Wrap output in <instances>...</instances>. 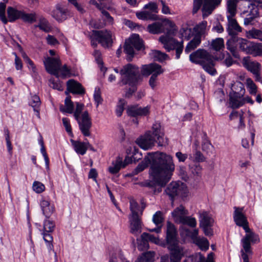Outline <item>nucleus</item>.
<instances>
[{
  "label": "nucleus",
  "instance_id": "1",
  "mask_svg": "<svg viewBox=\"0 0 262 262\" xmlns=\"http://www.w3.org/2000/svg\"><path fill=\"white\" fill-rule=\"evenodd\" d=\"M149 164V182L146 186L152 189L155 194L162 191V187L169 181L175 169L172 157L165 152H149L145 158Z\"/></svg>",
  "mask_w": 262,
  "mask_h": 262
},
{
  "label": "nucleus",
  "instance_id": "2",
  "mask_svg": "<svg viewBox=\"0 0 262 262\" xmlns=\"http://www.w3.org/2000/svg\"><path fill=\"white\" fill-rule=\"evenodd\" d=\"M121 78L118 82L120 86L128 85L130 88L125 93V97L130 98L137 91V85L143 81L139 68L131 63L123 66L120 70Z\"/></svg>",
  "mask_w": 262,
  "mask_h": 262
},
{
  "label": "nucleus",
  "instance_id": "3",
  "mask_svg": "<svg viewBox=\"0 0 262 262\" xmlns=\"http://www.w3.org/2000/svg\"><path fill=\"white\" fill-rule=\"evenodd\" d=\"M136 143L142 149L148 150L151 149L157 143L158 146H163L167 144L166 139L164 138V134L162 131L160 123L156 122L152 125L151 129L138 138Z\"/></svg>",
  "mask_w": 262,
  "mask_h": 262
},
{
  "label": "nucleus",
  "instance_id": "4",
  "mask_svg": "<svg viewBox=\"0 0 262 262\" xmlns=\"http://www.w3.org/2000/svg\"><path fill=\"white\" fill-rule=\"evenodd\" d=\"M226 47L237 59L240 58L239 51L254 56L260 53V49L256 44L237 36L230 37L226 42Z\"/></svg>",
  "mask_w": 262,
  "mask_h": 262
},
{
  "label": "nucleus",
  "instance_id": "5",
  "mask_svg": "<svg viewBox=\"0 0 262 262\" xmlns=\"http://www.w3.org/2000/svg\"><path fill=\"white\" fill-rule=\"evenodd\" d=\"M189 59L192 62L201 65L204 70L210 75H214L216 73L214 58L206 50L199 49L190 54Z\"/></svg>",
  "mask_w": 262,
  "mask_h": 262
},
{
  "label": "nucleus",
  "instance_id": "6",
  "mask_svg": "<svg viewBox=\"0 0 262 262\" xmlns=\"http://www.w3.org/2000/svg\"><path fill=\"white\" fill-rule=\"evenodd\" d=\"M166 241L167 248L170 251V258L172 256H183L184 250L179 245L178 233L175 226L170 222H167Z\"/></svg>",
  "mask_w": 262,
  "mask_h": 262
},
{
  "label": "nucleus",
  "instance_id": "7",
  "mask_svg": "<svg viewBox=\"0 0 262 262\" xmlns=\"http://www.w3.org/2000/svg\"><path fill=\"white\" fill-rule=\"evenodd\" d=\"M76 110L73 112L74 117L78 122L82 135L85 137H89L91 135L90 129L92 126L91 118L87 111L81 114L84 108L83 104L76 102Z\"/></svg>",
  "mask_w": 262,
  "mask_h": 262
},
{
  "label": "nucleus",
  "instance_id": "8",
  "mask_svg": "<svg viewBox=\"0 0 262 262\" xmlns=\"http://www.w3.org/2000/svg\"><path fill=\"white\" fill-rule=\"evenodd\" d=\"M238 0H227L228 27L227 31L231 37L237 36L238 33L242 32V29L233 17L236 13V7Z\"/></svg>",
  "mask_w": 262,
  "mask_h": 262
},
{
  "label": "nucleus",
  "instance_id": "9",
  "mask_svg": "<svg viewBox=\"0 0 262 262\" xmlns=\"http://www.w3.org/2000/svg\"><path fill=\"white\" fill-rule=\"evenodd\" d=\"M163 72L164 70L161 65L156 63H151L142 65L140 74L142 77L151 75L149 80V85L152 89H154L157 84L158 76Z\"/></svg>",
  "mask_w": 262,
  "mask_h": 262
},
{
  "label": "nucleus",
  "instance_id": "10",
  "mask_svg": "<svg viewBox=\"0 0 262 262\" xmlns=\"http://www.w3.org/2000/svg\"><path fill=\"white\" fill-rule=\"evenodd\" d=\"M143 47V42L139 35L137 34H133L127 40L125 41L124 50L127 55V60L132 61L135 55L134 49L138 51L141 50Z\"/></svg>",
  "mask_w": 262,
  "mask_h": 262
},
{
  "label": "nucleus",
  "instance_id": "11",
  "mask_svg": "<svg viewBox=\"0 0 262 262\" xmlns=\"http://www.w3.org/2000/svg\"><path fill=\"white\" fill-rule=\"evenodd\" d=\"M159 41L163 45L164 48L167 51L176 50V58L179 59L183 50V41H178L171 37L168 32L165 35L159 38Z\"/></svg>",
  "mask_w": 262,
  "mask_h": 262
},
{
  "label": "nucleus",
  "instance_id": "12",
  "mask_svg": "<svg viewBox=\"0 0 262 262\" xmlns=\"http://www.w3.org/2000/svg\"><path fill=\"white\" fill-rule=\"evenodd\" d=\"M165 192L172 203L176 196L184 195L187 192V187L186 185L181 182H171L165 189Z\"/></svg>",
  "mask_w": 262,
  "mask_h": 262
},
{
  "label": "nucleus",
  "instance_id": "13",
  "mask_svg": "<svg viewBox=\"0 0 262 262\" xmlns=\"http://www.w3.org/2000/svg\"><path fill=\"white\" fill-rule=\"evenodd\" d=\"M55 226V225L54 223L52 221L46 220L44 221L43 229L42 235L43 236V238L45 242L47 244V246L49 251V252H50V251L51 250L54 251L53 250V245L52 244L53 237L50 234V233L54 231Z\"/></svg>",
  "mask_w": 262,
  "mask_h": 262
},
{
  "label": "nucleus",
  "instance_id": "14",
  "mask_svg": "<svg viewBox=\"0 0 262 262\" xmlns=\"http://www.w3.org/2000/svg\"><path fill=\"white\" fill-rule=\"evenodd\" d=\"M94 37L97 39V41L104 48H108L113 43L112 34L106 30H93Z\"/></svg>",
  "mask_w": 262,
  "mask_h": 262
},
{
  "label": "nucleus",
  "instance_id": "15",
  "mask_svg": "<svg viewBox=\"0 0 262 262\" xmlns=\"http://www.w3.org/2000/svg\"><path fill=\"white\" fill-rule=\"evenodd\" d=\"M234 209L233 219L236 225L243 227L246 232H249L250 228L247 217L243 213V208L234 207Z\"/></svg>",
  "mask_w": 262,
  "mask_h": 262
},
{
  "label": "nucleus",
  "instance_id": "16",
  "mask_svg": "<svg viewBox=\"0 0 262 262\" xmlns=\"http://www.w3.org/2000/svg\"><path fill=\"white\" fill-rule=\"evenodd\" d=\"M44 64L47 71L57 78L59 76V72L61 63L57 58L48 57L44 61Z\"/></svg>",
  "mask_w": 262,
  "mask_h": 262
},
{
  "label": "nucleus",
  "instance_id": "17",
  "mask_svg": "<svg viewBox=\"0 0 262 262\" xmlns=\"http://www.w3.org/2000/svg\"><path fill=\"white\" fill-rule=\"evenodd\" d=\"M243 64L247 70L254 75L256 81L260 79L261 65L259 63L250 60L249 57H244L243 60Z\"/></svg>",
  "mask_w": 262,
  "mask_h": 262
},
{
  "label": "nucleus",
  "instance_id": "18",
  "mask_svg": "<svg viewBox=\"0 0 262 262\" xmlns=\"http://www.w3.org/2000/svg\"><path fill=\"white\" fill-rule=\"evenodd\" d=\"M258 4L250 0H244L240 5L242 14L258 15Z\"/></svg>",
  "mask_w": 262,
  "mask_h": 262
},
{
  "label": "nucleus",
  "instance_id": "19",
  "mask_svg": "<svg viewBox=\"0 0 262 262\" xmlns=\"http://www.w3.org/2000/svg\"><path fill=\"white\" fill-rule=\"evenodd\" d=\"M212 220L207 212L204 211L200 214V226L207 236L212 235Z\"/></svg>",
  "mask_w": 262,
  "mask_h": 262
},
{
  "label": "nucleus",
  "instance_id": "20",
  "mask_svg": "<svg viewBox=\"0 0 262 262\" xmlns=\"http://www.w3.org/2000/svg\"><path fill=\"white\" fill-rule=\"evenodd\" d=\"M246 233L245 236L242 239V243L245 252L248 253H251V243H256L258 238L257 235L251 232L250 230L249 232Z\"/></svg>",
  "mask_w": 262,
  "mask_h": 262
},
{
  "label": "nucleus",
  "instance_id": "21",
  "mask_svg": "<svg viewBox=\"0 0 262 262\" xmlns=\"http://www.w3.org/2000/svg\"><path fill=\"white\" fill-rule=\"evenodd\" d=\"M149 112V107L148 106L142 107L138 105H132L127 110V114L132 117L146 116Z\"/></svg>",
  "mask_w": 262,
  "mask_h": 262
},
{
  "label": "nucleus",
  "instance_id": "22",
  "mask_svg": "<svg viewBox=\"0 0 262 262\" xmlns=\"http://www.w3.org/2000/svg\"><path fill=\"white\" fill-rule=\"evenodd\" d=\"M222 0H204L202 10L204 17L210 14L221 3Z\"/></svg>",
  "mask_w": 262,
  "mask_h": 262
},
{
  "label": "nucleus",
  "instance_id": "23",
  "mask_svg": "<svg viewBox=\"0 0 262 262\" xmlns=\"http://www.w3.org/2000/svg\"><path fill=\"white\" fill-rule=\"evenodd\" d=\"M130 232L138 236L141 232V222L139 216H129Z\"/></svg>",
  "mask_w": 262,
  "mask_h": 262
},
{
  "label": "nucleus",
  "instance_id": "24",
  "mask_svg": "<svg viewBox=\"0 0 262 262\" xmlns=\"http://www.w3.org/2000/svg\"><path fill=\"white\" fill-rule=\"evenodd\" d=\"M68 91L74 94H83L85 93L84 89L82 85L73 79H70L67 82Z\"/></svg>",
  "mask_w": 262,
  "mask_h": 262
},
{
  "label": "nucleus",
  "instance_id": "25",
  "mask_svg": "<svg viewBox=\"0 0 262 262\" xmlns=\"http://www.w3.org/2000/svg\"><path fill=\"white\" fill-rule=\"evenodd\" d=\"M152 221L157 227L149 229V231L155 232L157 233L161 232L162 223L164 221L163 213L160 211H157L152 216Z\"/></svg>",
  "mask_w": 262,
  "mask_h": 262
},
{
  "label": "nucleus",
  "instance_id": "26",
  "mask_svg": "<svg viewBox=\"0 0 262 262\" xmlns=\"http://www.w3.org/2000/svg\"><path fill=\"white\" fill-rule=\"evenodd\" d=\"M40 207L42 213L47 218H49L54 211V206L45 199H42L40 202Z\"/></svg>",
  "mask_w": 262,
  "mask_h": 262
},
{
  "label": "nucleus",
  "instance_id": "27",
  "mask_svg": "<svg viewBox=\"0 0 262 262\" xmlns=\"http://www.w3.org/2000/svg\"><path fill=\"white\" fill-rule=\"evenodd\" d=\"M67 9L63 8L61 5L57 4L56 9L52 12V16L57 20L60 21L66 19Z\"/></svg>",
  "mask_w": 262,
  "mask_h": 262
},
{
  "label": "nucleus",
  "instance_id": "28",
  "mask_svg": "<svg viewBox=\"0 0 262 262\" xmlns=\"http://www.w3.org/2000/svg\"><path fill=\"white\" fill-rule=\"evenodd\" d=\"M244 96L230 95V105L233 108H237L245 104Z\"/></svg>",
  "mask_w": 262,
  "mask_h": 262
},
{
  "label": "nucleus",
  "instance_id": "29",
  "mask_svg": "<svg viewBox=\"0 0 262 262\" xmlns=\"http://www.w3.org/2000/svg\"><path fill=\"white\" fill-rule=\"evenodd\" d=\"M187 213L188 212L184 207L180 205L173 211L172 215L176 222L180 223Z\"/></svg>",
  "mask_w": 262,
  "mask_h": 262
},
{
  "label": "nucleus",
  "instance_id": "30",
  "mask_svg": "<svg viewBox=\"0 0 262 262\" xmlns=\"http://www.w3.org/2000/svg\"><path fill=\"white\" fill-rule=\"evenodd\" d=\"M8 15V21L14 22L21 18L22 11H19L12 7H9L7 10Z\"/></svg>",
  "mask_w": 262,
  "mask_h": 262
},
{
  "label": "nucleus",
  "instance_id": "31",
  "mask_svg": "<svg viewBox=\"0 0 262 262\" xmlns=\"http://www.w3.org/2000/svg\"><path fill=\"white\" fill-rule=\"evenodd\" d=\"M71 142L74 148L75 151L81 155H83L85 154L87 149H88V147L86 146V142H82L77 141H74L73 140H71Z\"/></svg>",
  "mask_w": 262,
  "mask_h": 262
},
{
  "label": "nucleus",
  "instance_id": "32",
  "mask_svg": "<svg viewBox=\"0 0 262 262\" xmlns=\"http://www.w3.org/2000/svg\"><path fill=\"white\" fill-rule=\"evenodd\" d=\"M231 89L232 93L230 95L244 96L245 93L244 84L239 81H236L232 84Z\"/></svg>",
  "mask_w": 262,
  "mask_h": 262
},
{
  "label": "nucleus",
  "instance_id": "33",
  "mask_svg": "<svg viewBox=\"0 0 262 262\" xmlns=\"http://www.w3.org/2000/svg\"><path fill=\"white\" fill-rule=\"evenodd\" d=\"M180 34L181 37H184L187 40H189L193 35V32L191 26L187 23L183 24L180 30Z\"/></svg>",
  "mask_w": 262,
  "mask_h": 262
},
{
  "label": "nucleus",
  "instance_id": "34",
  "mask_svg": "<svg viewBox=\"0 0 262 262\" xmlns=\"http://www.w3.org/2000/svg\"><path fill=\"white\" fill-rule=\"evenodd\" d=\"M29 104L33 108L34 111L36 112V116L39 118V107L41 104L39 97L36 95L32 96Z\"/></svg>",
  "mask_w": 262,
  "mask_h": 262
},
{
  "label": "nucleus",
  "instance_id": "35",
  "mask_svg": "<svg viewBox=\"0 0 262 262\" xmlns=\"http://www.w3.org/2000/svg\"><path fill=\"white\" fill-rule=\"evenodd\" d=\"M225 48L224 40L223 38H216L212 39L210 45V48L216 52L223 50Z\"/></svg>",
  "mask_w": 262,
  "mask_h": 262
},
{
  "label": "nucleus",
  "instance_id": "36",
  "mask_svg": "<svg viewBox=\"0 0 262 262\" xmlns=\"http://www.w3.org/2000/svg\"><path fill=\"white\" fill-rule=\"evenodd\" d=\"M127 164V163H125V161L123 163L122 160L119 158L115 163H112V166L109 167L108 171L112 174H116L119 172L121 167H125Z\"/></svg>",
  "mask_w": 262,
  "mask_h": 262
},
{
  "label": "nucleus",
  "instance_id": "37",
  "mask_svg": "<svg viewBox=\"0 0 262 262\" xmlns=\"http://www.w3.org/2000/svg\"><path fill=\"white\" fill-rule=\"evenodd\" d=\"M213 253L211 252L208 254L207 259L201 253H197L191 257V260H194L195 262H214Z\"/></svg>",
  "mask_w": 262,
  "mask_h": 262
},
{
  "label": "nucleus",
  "instance_id": "38",
  "mask_svg": "<svg viewBox=\"0 0 262 262\" xmlns=\"http://www.w3.org/2000/svg\"><path fill=\"white\" fill-rule=\"evenodd\" d=\"M202 39L199 36H194L193 39L190 40L187 44L185 49L186 53H189L191 51L196 48L201 42Z\"/></svg>",
  "mask_w": 262,
  "mask_h": 262
},
{
  "label": "nucleus",
  "instance_id": "39",
  "mask_svg": "<svg viewBox=\"0 0 262 262\" xmlns=\"http://www.w3.org/2000/svg\"><path fill=\"white\" fill-rule=\"evenodd\" d=\"M147 30L152 34H159L163 31V25L161 23L155 22L147 26Z\"/></svg>",
  "mask_w": 262,
  "mask_h": 262
},
{
  "label": "nucleus",
  "instance_id": "40",
  "mask_svg": "<svg viewBox=\"0 0 262 262\" xmlns=\"http://www.w3.org/2000/svg\"><path fill=\"white\" fill-rule=\"evenodd\" d=\"M207 23L206 21H202L196 25L193 28V31L195 33L194 36H199L201 38L202 36L205 33Z\"/></svg>",
  "mask_w": 262,
  "mask_h": 262
},
{
  "label": "nucleus",
  "instance_id": "41",
  "mask_svg": "<svg viewBox=\"0 0 262 262\" xmlns=\"http://www.w3.org/2000/svg\"><path fill=\"white\" fill-rule=\"evenodd\" d=\"M60 111L62 112L69 114H72L74 112V104L70 97L66 98L64 100V107L61 106L60 107Z\"/></svg>",
  "mask_w": 262,
  "mask_h": 262
},
{
  "label": "nucleus",
  "instance_id": "42",
  "mask_svg": "<svg viewBox=\"0 0 262 262\" xmlns=\"http://www.w3.org/2000/svg\"><path fill=\"white\" fill-rule=\"evenodd\" d=\"M35 27L39 28L40 30L45 32H49L51 30L49 21L42 16L39 18V23Z\"/></svg>",
  "mask_w": 262,
  "mask_h": 262
},
{
  "label": "nucleus",
  "instance_id": "43",
  "mask_svg": "<svg viewBox=\"0 0 262 262\" xmlns=\"http://www.w3.org/2000/svg\"><path fill=\"white\" fill-rule=\"evenodd\" d=\"M20 19L25 23L32 24L37 20L36 14L35 12L26 13L22 11Z\"/></svg>",
  "mask_w": 262,
  "mask_h": 262
},
{
  "label": "nucleus",
  "instance_id": "44",
  "mask_svg": "<svg viewBox=\"0 0 262 262\" xmlns=\"http://www.w3.org/2000/svg\"><path fill=\"white\" fill-rule=\"evenodd\" d=\"M193 243L203 251H206L209 248V242L205 237L195 238Z\"/></svg>",
  "mask_w": 262,
  "mask_h": 262
},
{
  "label": "nucleus",
  "instance_id": "45",
  "mask_svg": "<svg viewBox=\"0 0 262 262\" xmlns=\"http://www.w3.org/2000/svg\"><path fill=\"white\" fill-rule=\"evenodd\" d=\"M141 238L144 245L147 244L148 241H149L155 244H158L159 241V239L158 237H156L153 235L146 232H144L142 234Z\"/></svg>",
  "mask_w": 262,
  "mask_h": 262
},
{
  "label": "nucleus",
  "instance_id": "46",
  "mask_svg": "<svg viewBox=\"0 0 262 262\" xmlns=\"http://www.w3.org/2000/svg\"><path fill=\"white\" fill-rule=\"evenodd\" d=\"M155 253L153 252H147L142 254L135 262H152Z\"/></svg>",
  "mask_w": 262,
  "mask_h": 262
},
{
  "label": "nucleus",
  "instance_id": "47",
  "mask_svg": "<svg viewBox=\"0 0 262 262\" xmlns=\"http://www.w3.org/2000/svg\"><path fill=\"white\" fill-rule=\"evenodd\" d=\"M152 57L156 61L162 62L166 59L167 55L158 50L153 51L152 52Z\"/></svg>",
  "mask_w": 262,
  "mask_h": 262
},
{
  "label": "nucleus",
  "instance_id": "48",
  "mask_svg": "<svg viewBox=\"0 0 262 262\" xmlns=\"http://www.w3.org/2000/svg\"><path fill=\"white\" fill-rule=\"evenodd\" d=\"M183 225H187L191 227H195L196 225V222L194 217H192L190 216H185L182 220L180 222Z\"/></svg>",
  "mask_w": 262,
  "mask_h": 262
},
{
  "label": "nucleus",
  "instance_id": "49",
  "mask_svg": "<svg viewBox=\"0 0 262 262\" xmlns=\"http://www.w3.org/2000/svg\"><path fill=\"white\" fill-rule=\"evenodd\" d=\"M140 207L138 203L134 200L130 201V210L132 215L130 216H139L138 211Z\"/></svg>",
  "mask_w": 262,
  "mask_h": 262
},
{
  "label": "nucleus",
  "instance_id": "50",
  "mask_svg": "<svg viewBox=\"0 0 262 262\" xmlns=\"http://www.w3.org/2000/svg\"><path fill=\"white\" fill-rule=\"evenodd\" d=\"M189 167L191 172L194 176H199L201 173L202 167L200 164L195 163L193 165H189Z\"/></svg>",
  "mask_w": 262,
  "mask_h": 262
},
{
  "label": "nucleus",
  "instance_id": "51",
  "mask_svg": "<svg viewBox=\"0 0 262 262\" xmlns=\"http://www.w3.org/2000/svg\"><path fill=\"white\" fill-rule=\"evenodd\" d=\"M249 37L258 39L262 41V31L259 30L252 29L248 32Z\"/></svg>",
  "mask_w": 262,
  "mask_h": 262
},
{
  "label": "nucleus",
  "instance_id": "52",
  "mask_svg": "<svg viewBox=\"0 0 262 262\" xmlns=\"http://www.w3.org/2000/svg\"><path fill=\"white\" fill-rule=\"evenodd\" d=\"M126 104V101L123 99H120L117 106L116 110V115L118 117H120L124 110V105Z\"/></svg>",
  "mask_w": 262,
  "mask_h": 262
},
{
  "label": "nucleus",
  "instance_id": "53",
  "mask_svg": "<svg viewBox=\"0 0 262 262\" xmlns=\"http://www.w3.org/2000/svg\"><path fill=\"white\" fill-rule=\"evenodd\" d=\"M214 97L216 102L221 103L225 101V95L222 90H218L214 92Z\"/></svg>",
  "mask_w": 262,
  "mask_h": 262
},
{
  "label": "nucleus",
  "instance_id": "54",
  "mask_svg": "<svg viewBox=\"0 0 262 262\" xmlns=\"http://www.w3.org/2000/svg\"><path fill=\"white\" fill-rule=\"evenodd\" d=\"M246 83L250 94L255 95L257 91V87L253 80L250 78L247 79Z\"/></svg>",
  "mask_w": 262,
  "mask_h": 262
},
{
  "label": "nucleus",
  "instance_id": "55",
  "mask_svg": "<svg viewBox=\"0 0 262 262\" xmlns=\"http://www.w3.org/2000/svg\"><path fill=\"white\" fill-rule=\"evenodd\" d=\"M32 188L36 193H40L45 190V187L41 183L38 181H35L33 184Z\"/></svg>",
  "mask_w": 262,
  "mask_h": 262
},
{
  "label": "nucleus",
  "instance_id": "56",
  "mask_svg": "<svg viewBox=\"0 0 262 262\" xmlns=\"http://www.w3.org/2000/svg\"><path fill=\"white\" fill-rule=\"evenodd\" d=\"M6 5L3 3H0V19L4 24L8 23V19L5 15Z\"/></svg>",
  "mask_w": 262,
  "mask_h": 262
},
{
  "label": "nucleus",
  "instance_id": "57",
  "mask_svg": "<svg viewBox=\"0 0 262 262\" xmlns=\"http://www.w3.org/2000/svg\"><path fill=\"white\" fill-rule=\"evenodd\" d=\"M49 82L50 86L53 89L58 91H62V86L58 81H55L54 79H50Z\"/></svg>",
  "mask_w": 262,
  "mask_h": 262
},
{
  "label": "nucleus",
  "instance_id": "58",
  "mask_svg": "<svg viewBox=\"0 0 262 262\" xmlns=\"http://www.w3.org/2000/svg\"><path fill=\"white\" fill-rule=\"evenodd\" d=\"M94 100L95 101V103H96V106L98 107V105L100 104H101L103 101V99L101 96V93L99 90H95L94 94Z\"/></svg>",
  "mask_w": 262,
  "mask_h": 262
},
{
  "label": "nucleus",
  "instance_id": "59",
  "mask_svg": "<svg viewBox=\"0 0 262 262\" xmlns=\"http://www.w3.org/2000/svg\"><path fill=\"white\" fill-rule=\"evenodd\" d=\"M144 8L145 9H149L152 12L155 13H158V5L156 3L154 2H150L148 4L145 5L144 7Z\"/></svg>",
  "mask_w": 262,
  "mask_h": 262
},
{
  "label": "nucleus",
  "instance_id": "60",
  "mask_svg": "<svg viewBox=\"0 0 262 262\" xmlns=\"http://www.w3.org/2000/svg\"><path fill=\"white\" fill-rule=\"evenodd\" d=\"M40 151L44 158L46 168L47 169H49V159L48 158V155L46 152V149L45 146H42L40 148Z\"/></svg>",
  "mask_w": 262,
  "mask_h": 262
},
{
  "label": "nucleus",
  "instance_id": "61",
  "mask_svg": "<svg viewBox=\"0 0 262 262\" xmlns=\"http://www.w3.org/2000/svg\"><path fill=\"white\" fill-rule=\"evenodd\" d=\"M204 0H193V13H196L201 7Z\"/></svg>",
  "mask_w": 262,
  "mask_h": 262
},
{
  "label": "nucleus",
  "instance_id": "62",
  "mask_svg": "<svg viewBox=\"0 0 262 262\" xmlns=\"http://www.w3.org/2000/svg\"><path fill=\"white\" fill-rule=\"evenodd\" d=\"M63 124L66 128V131L69 134H72V127L70 123L69 119L63 118L62 119Z\"/></svg>",
  "mask_w": 262,
  "mask_h": 262
},
{
  "label": "nucleus",
  "instance_id": "63",
  "mask_svg": "<svg viewBox=\"0 0 262 262\" xmlns=\"http://www.w3.org/2000/svg\"><path fill=\"white\" fill-rule=\"evenodd\" d=\"M236 61L233 60V58L229 54H228V56L223 61V64L227 67H231L233 63H235Z\"/></svg>",
  "mask_w": 262,
  "mask_h": 262
},
{
  "label": "nucleus",
  "instance_id": "64",
  "mask_svg": "<svg viewBox=\"0 0 262 262\" xmlns=\"http://www.w3.org/2000/svg\"><path fill=\"white\" fill-rule=\"evenodd\" d=\"M48 44L50 45L55 46L59 44V41L53 36L48 35L46 38Z\"/></svg>",
  "mask_w": 262,
  "mask_h": 262
}]
</instances>
